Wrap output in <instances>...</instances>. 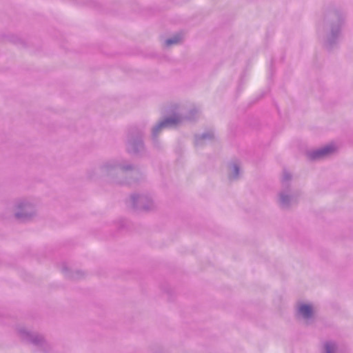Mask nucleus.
Here are the masks:
<instances>
[{"instance_id": "423d86ee", "label": "nucleus", "mask_w": 353, "mask_h": 353, "mask_svg": "<svg viewBox=\"0 0 353 353\" xmlns=\"http://www.w3.org/2000/svg\"><path fill=\"white\" fill-rule=\"evenodd\" d=\"M300 309L306 310V309H310V307L308 305H303Z\"/></svg>"}, {"instance_id": "f03ea898", "label": "nucleus", "mask_w": 353, "mask_h": 353, "mask_svg": "<svg viewBox=\"0 0 353 353\" xmlns=\"http://www.w3.org/2000/svg\"><path fill=\"white\" fill-rule=\"evenodd\" d=\"M180 40L179 37H175L172 39H168L166 41V45L170 46L171 44L177 43Z\"/></svg>"}, {"instance_id": "20e7f679", "label": "nucleus", "mask_w": 353, "mask_h": 353, "mask_svg": "<svg viewBox=\"0 0 353 353\" xmlns=\"http://www.w3.org/2000/svg\"><path fill=\"white\" fill-rule=\"evenodd\" d=\"M325 349H326V353H332V351L334 350V345H332L331 344H327L325 345Z\"/></svg>"}, {"instance_id": "39448f33", "label": "nucleus", "mask_w": 353, "mask_h": 353, "mask_svg": "<svg viewBox=\"0 0 353 353\" xmlns=\"http://www.w3.org/2000/svg\"><path fill=\"white\" fill-rule=\"evenodd\" d=\"M170 120H166L165 121H164L163 123H162L159 127L158 128H163V127H165L167 125H168L170 124Z\"/></svg>"}, {"instance_id": "f257e3e1", "label": "nucleus", "mask_w": 353, "mask_h": 353, "mask_svg": "<svg viewBox=\"0 0 353 353\" xmlns=\"http://www.w3.org/2000/svg\"><path fill=\"white\" fill-rule=\"evenodd\" d=\"M334 150L335 148L333 145H328L321 150L315 152L312 154V158L316 159L324 157L327 154L332 153L333 151H334Z\"/></svg>"}, {"instance_id": "7ed1b4c3", "label": "nucleus", "mask_w": 353, "mask_h": 353, "mask_svg": "<svg viewBox=\"0 0 353 353\" xmlns=\"http://www.w3.org/2000/svg\"><path fill=\"white\" fill-rule=\"evenodd\" d=\"M312 312V310H301L300 316L303 318H307L311 314Z\"/></svg>"}]
</instances>
